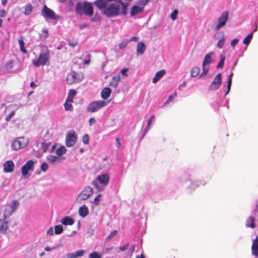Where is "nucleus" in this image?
Wrapping results in <instances>:
<instances>
[{"label": "nucleus", "mask_w": 258, "mask_h": 258, "mask_svg": "<svg viewBox=\"0 0 258 258\" xmlns=\"http://www.w3.org/2000/svg\"><path fill=\"white\" fill-rule=\"evenodd\" d=\"M200 69L197 67H194L191 70L190 76L191 77H196L198 76L200 73Z\"/></svg>", "instance_id": "33"}, {"label": "nucleus", "mask_w": 258, "mask_h": 258, "mask_svg": "<svg viewBox=\"0 0 258 258\" xmlns=\"http://www.w3.org/2000/svg\"><path fill=\"white\" fill-rule=\"evenodd\" d=\"M25 11L24 12V14L26 16L30 15L33 11V7L30 4H28L26 5L24 7Z\"/></svg>", "instance_id": "29"}, {"label": "nucleus", "mask_w": 258, "mask_h": 258, "mask_svg": "<svg viewBox=\"0 0 258 258\" xmlns=\"http://www.w3.org/2000/svg\"><path fill=\"white\" fill-rule=\"evenodd\" d=\"M128 42H127V40L126 41H122L121 42H120L119 44V47L120 49H123L124 48H125L126 46H127V44Z\"/></svg>", "instance_id": "54"}, {"label": "nucleus", "mask_w": 258, "mask_h": 258, "mask_svg": "<svg viewBox=\"0 0 258 258\" xmlns=\"http://www.w3.org/2000/svg\"><path fill=\"white\" fill-rule=\"evenodd\" d=\"M148 2L149 0H139L137 3L140 6H143L142 7H144L148 3Z\"/></svg>", "instance_id": "48"}, {"label": "nucleus", "mask_w": 258, "mask_h": 258, "mask_svg": "<svg viewBox=\"0 0 258 258\" xmlns=\"http://www.w3.org/2000/svg\"><path fill=\"white\" fill-rule=\"evenodd\" d=\"M116 147L117 148H119L120 147V145H121V144L120 143V140L119 138H116Z\"/></svg>", "instance_id": "64"}, {"label": "nucleus", "mask_w": 258, "mask_h": 258, "mask_svg": "<svg viewBox=\"0 0 258 258\" xmlns=\"http://www.w3.org/2000/svg\"><path fill=\"white\" fill-rule=\"evenodd\" d=\"M79 214L83 218L86 217L89 214V210L86 205H84L79 208Z\"/></svg>", "instance_id": "23"}, {"label": "nucleus", "mask_w": 258, "mask_h": 258, "mask_svg": "<svg viewBox=\"0 0 258 258\" xmlns=\"http://www.w3.org/2000/svg\"><path fill=\"white\" fill-rule=\"evenodd\" d=\"M76 12L81 15L84 13L85 15L89 17H91L94 13L92 4L86 1H85L83 4L78 2L76 5Z\"/></svg>", "instance_id": "2"}, {"label": "nucleus", "mask_w": 258, "mask_h": 258, "mask_svg": "<svg viewBox=\"0 0 258 258\" xmlns=\"http://www.w3.org/2000/svg\"><path fill=\"white\" fill-rule=\"evenodd\" d=\"M118 3H119L122 6V10H120L121 14L123 15H126L127 13V7L129 4L127 3H123L121 0L118 1Z\"/></svg>", "instance_id": "28"}, {"label": "nucleus", "mask_w": 258, "mask_h": 258, "mask_svg": "<svg viewBox=\"0 0 258 258\" xmlns=\"http://www.w3.org/2000/svg\"><path fill=\"white\" fill-rule=\"evenodd\" d=\"M129 245H130L129 243H126V244H124L123 245L120 246L119 247V249L121 251H123L125 250L128 247Z\"/></svg>", "instance_id": "57"}, {"label": "nucleus", "mask_w": 258, "mask_h": 258, "mask_svg": "<svg viewBox=\"0 0 258 258\" xmlns=\"http://www.w3.org/2000/svg\"><path fill=\"white\" fill-rule=\"evenodd\" d=\"M229 13L227 11L222 13L221 16L218 19V24L215 27L216 31L219 30L221 28L225 26L228 19Z\"/></svg>", "instance_id": "9"}, {"label": "nucleus", "mask_w": 258, "mask_h": 258, "mask_svg": "<svg viewBox=\"0 0 258 258\" xmlns=\"http://www.w3.org/2000/svg\"><path fill=\"white\" fill-rule=\"evenodd\" d=\"M255 218L253 216H249L246 221V226L247 227H250L254 228L255 227Z\"/></svg>", "instance_id": "25"}, {"label": "nucleus", "mask_w": 258, "mask_h": 258, "mask_svg": "<svg viewBox=\"0 0 258 258\" xmlns=\"http://www.w3.org/2000/svg\"><path fill=\"white\" fill-rule=\"evenodd\" d=\"M93 188L90 186H86L78 195V199L80 201L86 200L91 196Z\"/></svg>", "instance_id": "11"}, {"label": "nucleus", "mask_w": 258, "mask_h": 258, "mask_svg": "<svg viewBox=\"0 0 258 258\" xmlns=\"http://www.w3.org/2000/svg\"><path fill=\"white\" fill-rule=\"evenodd\" d=\"M90 140V138L89 136L87 134L84 135L83 136V142L85 144H88Z\"/></svg>", "instance_id": "46"}, {"label": "nucleus", "mask_w": 258, "mask_h": 258, "mask_svg": "<svg viewBox=\"0 0 258 258\" xmlns=\"http://www.w3.org/2000/svg\"><path fill=\"white\" fill-rule=\"evenodd\" d=\"M109 177L107 174H102L100 176H98L97 178V180L98 181L102 184L104 185H106L108 184L109 182Z\"/></svg>", "instance_id": "18"}, {"label": "nucleus", "mask_w": 258, "mask_h": 258, "mask_svg": "<svg viewBox=\"0 0 258 258\" xmlns=\"http://www.w3.org/2000/svg\"><path fill=\"white\" fill-rule=\"evenodd\" d=\"M51 143H49L48 144H46L45 143H41V150L43 152H46L47 150L48 147L50 146Z\"/></svg>", "instance_id": "42"}, {"label": "nucleus", "mask_w": 258, "mask_h": 258, "mask_svg": "<svg viewBox=\"0 0 258 258\" xmlns=\"http://www.w3.org/2000/svg\"><path fill=\"white\" fill-rule=\"evenodd\" d=\"M63 231V227L61 225H56L54 227V232L56 234H59Z\"/></svg>", "instance_id": "38"}, {"label": "nucleus", "mask_w": 258, "mask_h": 258, "mask_svg": "<svg viewBox=\"0 0 258 258\" xmlns=\"http://www.w3.org/2000/svg\"><path fill=\"white\" fill-rule=\"evenodd\" d=\"M72 103L68 101L65 102L64 103V107L66 110L71 111L73 110V107Z\"/></svg>", "instance_id": "39"}, {"label": "nucleus", "mask_w": 258, "mask_h": 258, "mask_svg": "<svg viewBox=\"0 0 258 258\" xmlns=\"http://www.w3.org/2000/svg\"><path fill=\"white\" fill-rule=\"evenodd\" d=\"M177 94L175 92L169 96L168 99L165 101L164 105H166L167 104H168L170 101H171L175 97H176Z\"/></svg>", "instance_id": "43"}, {"label": "nucleus", "mask_w": 258, "mask_h": 258, "mask_svg": "<svg viewBox=\"0 0 258 258\" xmlns=\"http://www.w3.org/2000/svg\"><path fill=\"white\" fill-rule=\"evenodd\" d=\"M35 162L30 160L28 161L22 167V174L24 176L28 175L29 170L33 171L34 170Z\"/></svg>", "instance_id": "10"}, {"label": "nucleus", "mask_w": 258, "mask_h": 258, "mask_svg": "<svg viewBox=\"0 0 258 258\" xmlns=\"http://www.w3.org/2000/svg\"><path fill=\"white\" fill-rule=\"evenodd\" d=\"M47 234L52 235L53 234V230L52 227H50L47 231Z\"/></svg>", "instance_id": "63"}, {"label": "nucleus", "mask_w": 258, "mask_h": 258, "mask_svg": "<svg viewBox=\"0 0 258 258\" xmlns=\"http://www.w3.org/2000/svg\"><path fill=\"white\" fill-rule=\"evenodd\" d=\"M233 75V73H231L229 76V78H228V82H227V91L225 94L226 95L229 93V92L230 90L231 84H232V77Z\"/></svg>", "instance_id": "35"}, {"label": "nucleus", "mask_w": 258, "mask_h": 258, "mask_svg": "<svg viewBox=\"0 0 258 258\" xmlns=\"http://www.w3.org/2000/svg\"><path fill=\"white\" fill-rule=\"evenodd\" d=\"M251 251L253 255L258 256V237H256L252 242Z\"/></svg>", "instance_id": "21"}, {"label": "nucleus", "mask_w": 258, "mask_h": 258, "mask_svg": "<svg viewBox=\"0 0 258 258\" xmlns=\"http://www.w3.org/2000/svg\"><path fill=\"white\" fill-rule=\"evenodd\" d=\"M212 54H213V52L209 53L205 55L204 61L202 63V66H206L207 64L212 62L211 58Z\"/></svg>", "instance_id": "30"}, {"label": "nucleus", "mask_w": 258, "mask_h": 258, "mask_svg": "<svg viewBox=\"0 0 258 258\" xmlns=\"http://www.w3.org/2000/svg\"><path fill=\"white\" fill-rule=\"evenodd\" d=\"M56 154L58 157H61V155L66 152V149L64 147L61 146L56 150Z\"/></svg>", "instance_id": "34"}, {"label": "nucleus", "mask_w": 258, "mask_h": 258, "mask_svg": "<svg viewBox=\"0 0 258 258\" xmlns=\"http://www.w3.org/2000/svg\"><path fill=\"white\" fill-rule=\"evenodd\" d=\"M28 143L27 140L24 137L18 138L12 142L11 145L12 148L14 151H18L26 147Z\"/></svg>", "instance_id": "4"}, {"label": "nucleus", "mask_w": 258, "mask_h": 258, "mask_svg": "<svg viewBox=\"0 0 258 258\" xmlns=\"http://www.w3.org/2000/svg\"><path fill=\"white\" fill-rule=\"evenodd\" d=\"M120 77L119 75H117L113 77L112 80L110 82V86L111 87L116 88L117 85L119 81H120Z\"/></svg>", "instance_id": "26"}, {"label": "nucleus", "mask_w": 258, "mask_h": 258, "mask_svg": "<svg viewBox=\"0 0 258 258\" xmlns=\"http://www.w3.org/2000/svg\"><path fill=\"white\" fill-rule=\"evenodd\" d=\"M49 34L47 30H43L41 33L39 34V39L41 40H45L48 37Z\"/></svg>", "instance_id": "32"}, {"label": "nucleus", "mask_w": 258, "mask_h": 258, "mask_svg": "<svg viewBox=\"0 0 258 258\" xmlns=\"http://www.w3.org/2000/svg\"><path fill=\"white\" fill-rule=\"evenodd\" d=\"M8 218L3 212L0 213V232L5 233L8 229V223L5 219Z\"/></svg>", "instance_id": "14"}, {"label": "nucleus", "mask_w": 258, "mask_h": 258, "mask_svg": "<svg viewBox=\"0 0 258 258\" xmlns=\"http://www.w3.org/2000/svg\"><path fill=\"white\" fill-rule=\"evenodd\" d=\"M50 58L49 50L46 46H43L38 57L32 60V64L35 67L44 66L48 61Z\"/></svg>", "instance_id": "1"}, {"label": "nucleus", "mask_w": 258, "mask_h": 258, "mask_svg": "<svg viewBox=\"0 0 258 258\" xmlns=\"http://www.w3.org/2000/svg\"><path fill=\"white\" fill-rule=\"evenodd\" d=\"M82 56L87 57L86 59L84 60V63L85 64H89L90 62V54L88 52H85L83 54Z\"/></svg>", "instance_id": "41"}, {"label": "nucleus", "mask_w": 258, "mask_h": 258, "mask_svg": "<svg viewBox=\"0 0 258 258\" xmlns=\"http://www.w3.org/2000/svg\"><path fill=\"white\" fill-rule=\"evenodd\" d=\"M19 44L20 45V50L22 52H23L25 54L27 53V50L25 47V43L23 40V37H21V38L18 40Z\"/></svg>", "instance_id": "31"}, {"label": "nucleus", "mask_w": 258, "mask_h": 258, "mask_svg": "<svg viewBox=\"0 0 258 258\" xmlns=\"http://www.w3.org/2000/svg\"><path fill=\"white\" fill-rule=\"evenodd\" d=\"M15 114V111H12L6 117V121H9L12 118L14 115Z\"/></svg>", "instance_id": "55"}, {"label": "nucleus", "mask_w": 258, "mask_h": 258, "mask_svg": "<svg viewBox=\"0 0 258 258\" xmlns=\"http://www.w3.org/2000/svg\"><path fill=\"white\" fill-rule=\"evenodd\" d=\"M203 68V72L202 74L200 75L199 77H201L202 76H206L209 71V68H207L206 66H202Z\"/></svg>", "instance_id": "45"}, {"label": "nucleus", "mask_w": 258, "mask_h": 258, "mask_svg": "<svg viewBox=\"0 0 258 258\" xmlns=\"http://www.w3.org/2000/svg\"><path fill=\"white\" fill-rule=\"evenodd\" d=\"M107 103L102 100L94 101L91 103L87 107V111L91 112H95L105 106Z\"/></svg>", "instance_id": "6"}, {"label": "nucleus", "mask_w": 258, "mask_h": 258, "mask_svg": "<svg viewBox=\"0 0 258 258\" xmlns=\"http://www.w3.org/2000/svg\"><path fill=\"white\" fill-rule=\"evenodd\" d=\"M64 157H58L52 155H49L47 157V159L49 163L55 165L57 163H60L64 160Z\"/></svg>", "instance_id": "16"}, {"label": "nucleus", "mask_w": 258, "mask_h": 258, "mask_svg": "<svg viewBox=\"0 0 258 258\" xmlns=\"http://www.w3.org/2000/svg\"><path fill=\"white\" fill-rule=\"evenodd\" d=\"M165 73L166 71L165 70H162L157 72L153 79L152 82L154 84L157 83L165 74Z\"/></svg>", "instance_id": "22"}, {"label": "nucleus", "mask_w": 258, "mask_h": 258, "mask_svg": "<svg viewBox=\"0 0 258 258\" xmlns=\"http://www.w3.org/2000/svg\"><path fill=\"white\" fill-rule=\"evenodd\" d=\"M224 38L223 37L222 38H221L220 40H219L217 43V46L220 48H223L224 46Z\"/></svg>", "instance_id": "51"}, {"label": "nucleus", "mask_w": 258, "mask_h": 258, "mask_svg": "<svg viewBox=\"0 0 258 258\" xmlns=\"http://www.w3.org/2000/svg\"><path fill=\"white\" fill-rule=\"evenodd\" d=\"M77 137L74 131L69 132L66 137V145L67 147H73L77 141Z\"/></svg>", "instance_id": "12"}, {"label": "nucleus", "mask_w": 258, "mask_h": 258, "mask_svg": "<svg viewBox=\"0 0 258 258\" xmlns=\"http://www.w3.org/2000/svg\"><path fill=\"white\" fill-rule=\"evenodd\" d=\"M146 49V46L142 41L139 42L137 45V54L142 55Z\"/></svg>", "instance_id": "19"}, {"label": "nucleus", "mask_w": 258, "mask_h": 258, "mask_svg": "<svg viewBox=\"0 0 258 258\" xmlns=\"http://www.w3.org/2000/svg\"><path fill=\"white\" fill-rule=\"evenodd\" d=\"M13 61L12 60H9L7 61L6 63L5 67L7 69L10 70L13 67Z\"/></svg>", "instance_id": "44"}, {"label": "nucleus", "mask_w": 258, "mask_h": 258, "mask_svg": "<svg viewBox=\"0 0 258 258\" xmlns=\"http://www.w3.org/2000/svg\"><path fill=\"white\" fill-rule=\"evenodd\" d=\"M144 8L138 6H134L131 10L130 15L132 17L143 12Z\"/></svg>", "instance_id": "20"}, {"label": "nucleus", "mask_w": 258, "mask_h": 258, "mask_svg": "<svg viewBox=\"0 0 258 258\" xmlns=\"http://www.w3.org/2000/svg\"><path fill=\"white\" fill-rule=\"evenodd\" d=\"M177 14H178V11L177 10H174L171 15V18L173 20H175L177 19Z\"/></svg>", "instance_id": "47"}, {"label": "nucleus", "mask_w": 258, "mask_h": 258, "mask_svg": "<svg viewBox=\"0 0 258 258\" xmlns=\"http://www.w3.org/2000/svg\"><path fill=\"white\" fill-rule=\"evenodd\" d=\"M238 42V39H234L231 41V45L232 47H234L236 45V44Z\"/></svg>", "instance_id": "60"}, {"label": "nucleus", "mask_w": 258, "mask_h": 258, "mask_svg": "<svg viewBox=\"0 0 258 258\" xmlns=\"http://www.w3.org/2000/svg\"><path fill=\"white\" fill-rule=\"evenodd\" d=\"M76 257L82 256L84 253V251L83 249L79 250L75 252Z\"/></svg>", "instance_id": "52"}, {"label": "nucleus", "mask_w": 258, "mask_h": 258, "mask_svg": "<svg viewBox=\"0 0 258 258\" xmlns=\"http://www.w3.org/2000/svg\"><path fill=\"white\" fill-rule=\"evenodd\" d=\"M253 33H249L243 40V43L244 44L248 45L252 38Z\"/></svg>", "instance_id": "36"}, {"label": "nucleus", "mask_w": 258, "mask_h": 258, "mask_svg": "<svg viewBox=\"0 0 258 258\" xmlns=\"http://www.w3.org/2000/svg\"><path fill=\"white\" fill-rule=\"evenodd\" d=\"M138 37L137 36H133L131 38H130L128 40L127 42L129 43L131 41H135L137 42L138 41Z\"/></svg>", "instance_id": "58"}, {"label": "nucleus", "mask_w": 258, "mask_h": 258, "mask_svg": "<svg viewBox=\"0 0 258 258\" xmlns=\"http://www.w3.org/2000/svg\"><path fill=\"white\" fill-rule=\"evenodd\" d=\"M19 205V202L17 200L12 201L11 205H7L3 212L8 217H10L18 208Z\"/></svg>", "instance_id": "8"}, {"label": "nucleus", "mask_w": 258, "mask_h": 258, "mask_svg": "<svg viewBox=\"0 0 258 258\" xmlns=\"http://www.w3.org/2000/svg\"><path fill=\"white\" fill-rule=\"evenodd\" d=\"M3 166L5 172L10 173L14 170V163L12 160H8L4 163Z\"/></svg>", "instance_id": "15"}, {"label": "nucleus", "mask_w": 258, "mask_h": 258, "mask_svg": "<svg viewBox=\"0 0 258 258\" xmlns=\"http://www.w3.org/2000/svg\"><path fill=\"white\" fill-rule=\"evenodd\" d=\"M77 94V92L76 90L73 89H71L69 91L68 96L74 97Z\"/></svg>", "instance_id": "56"}, {"label": "nucleus", "mask_w": 258, "mask_h": 258, "mask_svg": "<svg viewBox=\"0 0 258 258\" xmlns=\"http://www.w3.org/2000/svg\"><path fill=\"white\" fill-rule=\"evenodd\" d=\"M113 246L109 247L108 248H106L104 249V252L105 253H109L111 250H112L113 249Z\"/></svg>", "instance_id": "61"}, {"label": "nucleus", "mask_w": 258, "mask_h": 258, "mask_svg": "<svg viewBox=\"0 0 258 258\" xmlns=\"http://www.w3.org/2000/svg\"><path fill=\"white\" fill-rule=\"evenodd\" d=\"M82 76L75 72H72L67 76L66 80L69 85L79 82L82 80Z\"/></svg>", "instance_id": "5"}, {"label": "nucleus", "mask_w": 258, "mask_h": 258, "mask_svg": "<svg viewBox=\"0 0 258 258\" xmlns=\"http://www.w3.org/2000/svg\"><path fill=\"white\" fill-rule=\"evenodd\" d=\"M67 258H77L75 255V252L69 253L66 255Z\"/></svg>", "instance_id": "59"}, {"label": "nucleus", "mask_w": 258, "mask_h": 258, "mask_svg": "<svg viewBox=\"0 0 258 258\" xmlns=\"http://www.w3.org/2000/svg\"><path fill=\"white\" fill-rule=\"evenodd\" d=\"M127 71H128V69L124 68L121 70V73L123 76H127V75L126 74V72H127Z\"/></svg>", "instance_id": "62"}, {"label": "nucleus", "mask_w": 258, "mask_h": 258, "mask_svg": "<svg viewBox=\"0 0 258 258\" xmlns=\"http://www.w3.org/2000/svg\"><path fill=\"white\" fill-rule=\"evenodd\" d=\"M102 196L101 194L98 195V196L94 199V203L95 205L98 206L100 203L99 198Z\"/></svg>", "instance_id": "50"}, {"label": "nucleus", "mask_w": 258, "mask_h": 258, "mask_svg": "<svg viewBox=\"0 0 258 258\" xmlns=\"http://www.w3.org/2000/svg\"><path fill=\"white\" fill-rule=\"evenodd\" d=\"M61 222L64 225H72L74 223V220L72 218L66 216L61 219Z\"/></svg>", "instance_id": "27"}, {"label": "nucleus", "mask_w": 258, "mask_h": 258, "mask_svg": "<svg viewBox=\"0 0 258 258\" xmlns=\"http://www.w3.org/2000/svg\"><path fill=\"white\" fill-rule=\"evenodd\" d=\"M41 15L43 17L50 19L56 20L58 19L59 18L58 16H57L52 10L48 8L46 5H44L43 7Z\"/></svg>", "instance_id": "7"}, {"label": "nucleus", "mask_w": 258, "mask_h": 258, "mask_svg": "<svg viewBox=\"0 0 258 258\" xmlns=\"http://www.w3.org/2000/svg\"><path fill=\"white\" fill-rule=\"evenodd\" d=\"M103 13L108 17L119 16L121 14L120 5L117 4H111L104 9Z\"/></svg>", "instance_id": "3"}, {"label": "nucleus", "mask_w": 258, "mask_h": 258, "mask_svg": "<svg viewBox=\"0 0 258 258\" xmlns=\"http://www.w3.org/2000/svg\"><path fill=\"white\" fill-rule=\"evenodd\" d=\"M111 90L108 88L106 87L102 89L101 93V97L104 99H107L110 95Z\"/></svg>", "instance_id": "24"}, {"label": "nucleus", "mask_w": 258, "mask_h": 258, "mask_svg": "<svg viewBox=\"0 0 258 258\" xmlns=\"http://www.w3.org/2000/svg\"><path fill=\"white\" fill-rule=\"evenodd\" d=\"M94 5L100 10L104 11L107 7V3L106 0H96L94 2Z\"/></svg>", "instance_id": "17"}, {"label": "nucleus", "mask_w": 258, "mask_h": 258, "mask_svg": "<svg viewBox=\"0 0 258 258\" xmlns=\"http://www.w3.org/2000/svg\"><path fill=\"white\" fill-rule=\"evenodd\" d=\"M221 74L219 73L215 77L213 82L209 86V89L211 90H217L221 86Z\"/></svg>", "instance_id": "13"}, {"label": "nucleus", "mask_w": 258, "mask_h": 258, "mask_svg": "<svg viewBox=\"0 0 258 258\" xmlns=\"http://www.w3.org/2000/svg\"><path fill=\"white\" fill-rule=\"evenodd\" d=\"M225 59V57L224 56L222 55L220 56V60L217 66V69H222L223 68L224 65Z\"/></svg>", "instance_id": "37"}, {"label": "nucleus", "mask_w": 258, "mask_h": 258, "mask_svg": "<svg viewBox=\"0 0 258 258\" xmlns=\"http://www.w3.org/2000/svg\"><path fill=\"white\" fill-rule=\"evenodd\" d=\"M101 255L97 251H94L89 255V258H101Z\"/></svg>", "instance_id": "40"}, {"label": "nucleus", "mask_w": 258, "mask_h": 258, "mask_svg": "<svg viewBox=\"0 0 258 258\" xmlns=\"http://www.w3.org/2000/svg\"><path fill=\"white\" fill-rule=\"evenodd\" d=\"M117 233V231L116 230H114L112 231H111L110 234L107 236V238L108 240L111 239L113 236H114Z\"/></svg>", "instance_id": "53"}, {"label": "nucleus", "mask_w": 258, "mask_h": 258, "mask_svg": "<svg viewBox=\"0 0 258 258\" xmlns=\"http://www.w3.org/2000/svg\"><path fill=\"white\" fill-rule=\"evenodd\" d=\"M41 171L45 172L48 169V165L46 163H43L40 166Z\"/></svg>", "instance_id": "49"}]
</instances>
